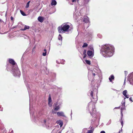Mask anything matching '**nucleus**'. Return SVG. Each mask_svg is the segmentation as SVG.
<instances>
[{
	"mask_svg": "<svg viewBox=\"0 0 133 133\" xmlns=\"http://www.w3.org/2000/svg\"><path fill=\"white\" fill-rule=\"evenodd\" d=\"M70 27L67 23H64L58 28V32L59 33H62L68 31Z\"/></svg>",
	"mask_w": 133,
	"mask_h": 133,
	"instance_id": "1",
	"label": "nucleus"
},
{
	"mask_svg": "<svg viewBox=\"0 0 133 133\" xmlns=\"http://www.w3.org/2000/svg\"><path fill=\"white\" fill-rule=\"evenodd\" d=\"M114 52V48L113 46L109 45V57L112 56Z\"/></svg>",
	"mask_w": 133,
	"mask_h": 133,
	"instance_id": "2",
	"label": "nucleus"
},
{
	"mask_svg": "<svg viewBox=\"0 0 133 133\" xmlns=\"http://www.w3.org/2000/svg\"><path fill=\"white\" fill-rule=\"evenodd\" d=\"M103 50L102 51V54L104 55V57L106 56L108 54V45H105L103 47Z\"/></svg>",
	"mask_w": 133,
	"mask_h": 133,
	"instance_id": "3",
	"label": "nucleus"
},
{
	"mask_svg": "<svg viewBox=\"0 0 133 133\" xmlns=\"http://www.w3.org/2000/svg\"><path fill=\"white\" fill-rule=\"evenodd\" d=\"M9 63L11 64L12 66L14 65H16V66L15 67V69H14V70H16L17 69V67L16 63L15 62L14 60L11 58H9L8 59Z\"/></svg>",
	"mask_w": 133,
	"mask_h": 133,
	"instance_id": "4",
	"label": "nucleus"
},
{
	"mask_svg": "<svg viewBox=\"0 0 133 133\" xmlns=\"http://www.w3.org/2000/svg\"><path fill=\"white\" fill-rule=\"evenodd\" d=\"M114 77L113 75H111L110 77L109 78V79L110 81L112 83H113V81L114 80Z\"/></svg>",
	"mask_w": 133,
	"mask_h": 133,
	"instance_id": "5",
	"label": "nucleus"
},
{
	"mask_svg": "<svg viewBox=\"0 0 133 133\" xmlns=\"http://www.w3.org/2000/svg\"><path fill=\"white\" fill-rule=\"evenodd\" d=\"M90 95L92 97V98L94 99V102H95L97 100V97L96 96V97H93V92L92 91H91L90 92Z\"/></svg>",
	"mask_w": 133,
	"mask_h": 133,
	"instance_id": "6",
	"label": "nucleus"
},
{
	"mask_svg": "<svg viewBox=\"0 0 133 133\" xmlns=\"http://www.w3.org/2000/svg\"><path fill=\"white\" fill-rule=\"evenodd\" d=\"M51 97L50 95L49 94V95L48 104L50 107H51L52 106V104H50V103H51Z\"/></svg>",
	"mask_w": 133,
	"mask_h": 133,
	"instance_id": "7",
	"label": "nucleus"
},
{
	"mask_svg": "<svg viewBox=\"0 0 133 133\" xmlns=\"http://www.w3.org/2000/svg\"><path fill=\"white\" fill-rule=\"evenodd\" d=\"M38 20L39 22L42 23L43 22V21L44 20V19L43 17L41 16H39L38 17Z\"/></svg>",
	"mask_w": 133,
	"mask_h": 133,
	"instance_id": "8",
	"label": "nucleus"
},
{
	"mask_svg": "<svg viewBox=\"0 0 133 133\" xmlns=\"http://www.w3.org/2000/svg\"><path fill=\"white\" fill-rule=\"evenodd\" d=\"M57 114L58 116H64V115L62 112H57Z\"/></svg>",
	"mask_w": 133,
	"mask_h": 133,
	"instance_id": "9",
	"label": "nucleus"
},
{
	"mask_svg": "<svg viewBox=\"0 0 133 133\" xmlns=\"http://www.w3.org/2000/svg\"><path fill=\"white\" fill-rule=\"evenodd\" d=\"M29 28V26H27V25H25L24 27V29L22 28L20 30L21 31H24L26 29H28Z\"/></svg>",
	"mask_w": 133,
	"mask_h": 133,
	"instance_id": "10",
	"label": "nucleus"
},
{
	"mask_svg": "<svg viewBox=\"0 0 133 133\" xmlns=\"http://www.w3.org/2000/svg\"><path fill=\"white\" fill-rule=\"evenodd\" d=\"M95 106H94V108H93L92 109V112L93 113H92L91 112H90V114L91 115V116H93V113H95L96 112V109L95 108Z\"/></svg>",
	"mask_w": 133,
	"mask_h": 133,
	"instance_id": "11",
	"label": "nucleus"
},
{
	"mask_svg": "<svg viewBox=\"0 0 133 133\" xmlns=\"http://www.w3.org/2000/svg\"><path fill=\"white\" fill-rule=\"evenodd\" d=\"M122 108H121V110H122ZM121 116H122V117H121V119H120V122H121V124L122 126V127L123 126V121L122 120V116H123V114H122V110H121Z\"/></svg>",
	"mask_w": 133,
	"mask_h": 133,
	"instance_id": "12",
	"label": "nucleus"
},
{
	"mask_svg": "<svg viewBox=\"0 0 133 133\" xmlns=\"http://www.w3.org/2000/svg\"><path fill=\"white\" fill-rule=\"evenodd\" d=\"M57 4V2L55 0H52V1L51 5H55Z\"/></svg>",
	"mask_w": 133,
	"mask_h": 133,
	"instance_id": "13",
	"label": "nucleus"
},
{
	"mask_svg": "<svg viewBox=\"0 0 133 133\" xmlns=\"http://www.w3.org/2000/svg\"><path fill=\"white\" fill-rule=\"evenodd\" d=\"M87 54L88 56H91L92 55V51L89 50L87 51Z\"/></svg>",
	"mask_w": 133,
	"mask_h": 133,
	"instance_id": "14",
	"label": "nucleus"
},
{
	"mask_svg": "<svg viewBox=\"0 0 133 133\" xmlns=\"http://www.w3.org/2000/svg\"><path fill=\"white\" fill-rule=\"evenodd\" d=\"M91 129L90 130H88L87 133H93L94 129V128H92V127H91Z\"/></svg>",
	"mask_w": 133,
	"mask_h": 133,
	"instance_id": "15",
	"label": "nucleus"
},
{
	"mask_svg": "<svg viewBox=\"0 0 133 133\" xmlns=\"http://www.w3.org/2000/svg\"><path fill=\"white\" fill-rule=\"evenodd\" d=\"M54 108L55 111H58L60 108V107L59 106H56Z\"/></svg>",
	"mask_w": 133,
	"mask_h": 133,
	"instance_id": "16",
	"label": "nucleus"
},
{
	"mask_svg": "<svg viewBox=\"0 0 133 133\" xmlns=\"http://www.w3.org/2000/svg\"><path fill=\"white\" fill-rule=\"evenodd\" d=\"M84 21L86 23H87L89 22L88 18H84Z\"/></svg>",
	"mask_w": 133,
	"mask_h": 133,
	"instance_id": "17",
	"label": "nucleus"
},
{
	"mask_svg": "<svg viewBox=\"0 0 133 133\" xmlns=\"http://www.w3.org/2000/svg\"><path fill=\"white\" fill-rule=\"evenodd\" d=\"M88 46V44H87V43H84L83 45L82 46V47L83 48L87 47Z\"/></svg>",
	"mask_w": 133,
	"mask_h": 133,
	"instance_id": "18",
	"label": "nucleus"
},
{
	"mask_svg": "<svg viewBox=\"0 0 133 133\" xmlns=\"http://www.w3.org/2000/svg\"><path fill=\"white\" fill-rule=\"evenodd\" d=\"M127 91L126 90H125L123 91L122 93L123 95L125 96L126 95V94L127 93Z\"/></svg>",
	"mask_w": 133,
	"mask_h": 133,
	"instance_id": "19",
	"label": "nucleus"
},
{
	"mask_svg": "<svg viewBox=\"0 0 133 133\" xmlns=\"http://www.w3.org/2000/svg\"><path fill=\"white\" fill-rule=\"evenodd\" d=\"M85 61L87 64L89 65H90L91 64L90 61L87 60H85Z\"/></svg>",
	"mask_w": 133,
	"mask_h": 133,
	"instance_id": "20",
	"label": "nucleus"
},
{
	"mask_svg": "<svg viewBox=\"0 0 133 133\" xmlns=\"http://www.w3.org/2000/svg\"><path fill=\"white\" fill-rule=\"evenodd\" d=\"M44 51H45L44 52H43V55L44 56H45L46 55V50L45 49L44 50Z\"/></svg>",
	"mask_w": 133,
	"mask_h": 133,
	"instance_id": "21",
	"label": "nucleus"
},
{
	"mask_svg": "<svg viewBox=\"0 0 133 133\" xmlns=\"http://www.w3.org/2000/svg\"><path fill=\"white\" fill-rule=\"evenodd\" d=\"M20 12L22 15L23 16H25L26 15L25 14L22 10H20Z\"/></svg>",
	"mask_w": 133,
	"mask_h": 133,
	"instance_id": "22",
	"label": "nucleus"
},
{
	"mask_svg": "<svg viewBox=\"0 0 133 133\" xmlns=\"http://www.w3.org/2000/svg\"><path fill=\"white\" fill-rule=\"evenodd\" d=\"M58 39L59 40L62 41V37L60 34L59 35Z\"/></svg>",
	"mask_w": 133,
	"mask_h": 133,
	"instance_id": "23",
	"label": "nucleus"
},
{
	"mask_svg": "<svg viewBox=\"0 0 133 133\" xmlns=\"http://www.w3.org/2000/svg\"><path fill=\"white\" fill-rule=\"evenodd\" d=\"M30 2V1H29L27 2V4H26V6H25L26 8H28V7L29 6V4Z\"/></svg>",
	"mask_w": 133,
	"mask_h": 133,
	"instance_id": "24",
	"label": "nucleus"
},
{
	"mask_svg": "<svg viewBox=\"0 0 133 133\" xmlns=\"http://www.w3.org/2000/svg\"><path fill=\"white\" fill-rule=\"evenodd\" d=\"M125 98H124V99L122 101V104L123 105V104L124 105H125Z\"/></svg>",
	"mask_w": 133,
	"mask_h": 133,
	"instance_id": "25",
	"label": "nucleus"
},
{
	"mask_svg": "<svg viewBox=\"0 0 133 133\" xmlns=\"http://www.w3.org/2000/svg\"><path fill=\"white\" fill-rule=\"evenodd\" d=\"M59 124L60 125V127H62L63 125V122H62L60 121L59 122Z\"/></svg>",
	"mask_w": 133,
	"mask_h": 133,
	"instance_id": "26",
	"label": "nucleus"
},
{
	"mask_svg": "<svg viewBox=\"0 0 133 133\" xmlns=\"http://www.w3.org/2000/svg\"><path fill=\"white\" fill-rule=\"evenodd\" d=\"M92 74L93 76H95V72H93V71H92Z\"/></svg>",
	"mask_w": 133,
	"mask_h": 133,
	"instance_id": "27",
	"label": "nucleus"
},
{
	"mask_svg": "<svg viewBox=\"0 0 133 133\" xmlns=\"http://www.w3.org/2000/svg\"><path fill=\"white\" fill-rule=\"evenodd\" d=\"M124 96L127 98H129L128 95H126L125 96Z\"/></svg>",
	"mask_w": 133,
	"mask_h": 133,
	"instance_id": "28",
	"label": "nucleus"
},
{
	"mask_svg": "<svg viewBox=\"0 0 133 133\" xmlns=\"http://www.w3.org/2000/svg\"><path fill=\"white\" fill-rule=\"evenodd\" d=\"M3 109V108L2 107H1V106H0V111H2Z\"/></svg>",
	"mask_w": 133,
	"mask_h": 133,
	"instance_id": "29",
	"label": "nucleus"
},
{
	"mask_svg": "<svg viewBox=\"0 0 133 133\" xmlns=\"http://www.w3.org/2000/svg\"><path fill=\"white\" fill-rule=\"evenodd\" d=\"M86 51L85 50H84V51H83V54H86Z\"/></svg>",
	"mask_w": 133,
	"mask_h": 133,
	"instance_id": "30",
	"label": "nucleus"
},
{
	"mask_svg": "<svg viewBox=\"0 0 133 133\" xmlns=\"http://www.w3.org/2000/svg\"><path fill=\"white\" fill-rule=\"evenodd\" d=\"M84 55V56L83 57V58H85L86 57V56H87V55L86 54H85Z\"/></svg>",
	"mask_w": 133,
	"mask_h": 133,
	"instance_id": "31",
	"label": "nucleus"
},
{
	"mask_svg": "<svg viewBox=\"0 0 133 133\" xmlns=\"http://www.w3.org/2000/svg\"><path fill=\"white\" fill-rule=\"evenodd\" d=\"M72 2H76V0H71Z\"/></svg>",
	"mask_w": 133,
	"mask_h": 133,
	"instance_id": "32",
	"label": "nucleus"
},
{
	"mask_svg": "<svg viewBox=\"0 0 133 133\" xmlns=\"http://www.w3.org/2000/svg\"><path fill=\"white\" fill-rule=\"evenodd\" d=\"M100 133H105V132L104 131H102Z\"/></svg>",
	"mask_w": 133,
	"mask_h": 133,
	"instance_id": "33",
	"label": "nucleus"
},
{
	"mask_svg": "<svg viewBox=\"0 0 133 133\" xmlns=\"http://www.w3.org/2000/svg\"><path fill=\"white\" fill-rule=\"evenodd\" d=\"M129 99H130V101H132V98H131V97H130V98H129Z\"/></svg>",
	"mask_w": 133,
	"mask_h": 133,
	"instance_id": "34",
	"label": "nucleus"
},
{
	"mask_svg": "<svg viewBox=\"0 0 133 133\" xmlns=\"http://www.w3.org/2000/svg\"><path fill=\"white\" fill-rule=\"evenodd\" d=\"M89 0H85V1L87 2H89Z\"/></svg>",
	"mask_w": 133,
	"mask_h": 133,
	"instance_id": "35",
	"label": "nucleus"
},
{
	"mask_svg": "<svg viewBox=\"0 0 133 133\" xmlns=\"http://www.w3.org/2000/svg\"><path fill=\"white\" fill-rule=\"evenodd\" d=\"M11 18V19L12 20H13V18L12 17H11V18Z\"/></svg>",
	"mask_w": 133,
	"mask_h": 133,
	"instance_id": "36",
	"label": "nucleus"
},
{
	"mask_svg": "<svg viewBox=\"0 0 133 133\" xmlns=\"http://www.w3.org/2000/svg\"><path fill=\"white\" fill-rule=\"evenodd\" d=\"M46 122V120H44V122L45 123Z\"/></svg>",
	"mask_w": 133,
	"mask_h": 133,
	"instance_id": "37",
	"label": "nucleus"
},
{
	"mask_svg": "<svg viewBox=\"0 0 133 133\" xmlns=\"http://www.w3.org/2000/svg\"><path fill=\"white\" fill-rule=\"evenodd\" d=\"M54 104H55V105H56L57 104V103H55Z\"/></svg>",
	"mask_w": 133,
	"mask_h": 133,
	"instance_id": "38",
	"label": "nucleus"
},
{
	"mask_svg": "<svg viewBox=\"0 0 133 133\" xmlns=\"http://www.w3.org/2000/svg\"><path fill=\"white\" fill-rule=\"evenodd\" d=\"M130 84H132V85H133V84H132L131 82H130Z\"/></svg>",
	"mask_w": 133,
	"mask_h": 133,
	"instance_id": "39",
	"label": "nucleus"
},
{
	"mask_svg": "<svg viewBox=\"0 0 133 133\" xmlns=\"http://www.w3.org/2000/svg\"><path fill=\"white\" fill-rule=\"evenodd\" d=\"M119 108V107H117V108L116 107L115 108Z\"/></svg>",
	"mask_w": 133,
	"mask_h": 133,
	"instance_id": "40",
	"label": "nucleus"
},
{
	"mask_svg": "<svg viewBox=\"0 0 133 133\" xmlns=\"http://www.w3.org/2000/svg\"><path fill=\"white\" fill-rule=\"evenodd\" d=\"M52 104V103H51H51H50V104Z\"/></svg>",
	"mask_w": 133,
	"mask_h": 133,
	"instance_id": "41",
	"label": "nucleus"
},
{
	"mask_svg": "<svg viewBox=\"0 0 133 133\" xmlns=\"http://www.w3.org/2000/svg\"><path fill=\"white\" fill-rule=\"evenodd\" d=\"M79 0H77V2H78Z\"/></svg>",
	"mask_w": 133,
	"mask_h": 133,
	"instance_id": "42",
	"label": "nucleus"
},
{
	"mask_svg": "<svg viewBox=\"0 0 133 133\" xmlns=\"http://www.w3.org/2000/svg\"><path fill=\"white\" fill-rule=\"evenodd\" d=\"M120 133V131H119V132H118V133Z\"/></svg>",
	"mask_w": 133,
	"mask_h": 133,
	"instance_id": "43",
	"label": "nucleus"
},
{
	"mask_svg": "<svg viewBox=\"0 0 133 133\" xmlns=\"http://www.w3.org/2000/svg\"><path fill=\"white\" fill-rule=\"evenodd\" d=\"M125 83V81H124V83Z\"/></svg>",
	"mask_w": 133,
	"mask_h": 133,
	"instance_id": "44",
	"label": "nucleus"
},
{
	"mask_svg": "<svg viewBox=\"0 0 133 133\" xmlns=\"http://www.w3.org/2000/svg\"><path fill=\"white\" fill-rule=\"evenodd\" d=\"M0 21H1V19H0Z\"/></svg>",
	"mask_w": 133,
	"mask_h": 133,
	"instance_id": "45",
	"label": "nucleus"
}]
</instances>
